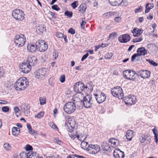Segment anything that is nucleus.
Returning a JSON list of instances; mask_svg holds the SVG:
<instances>
[{
    "label": "nucleus",
    "mask_w": 158,
    "mask_h": 158,
    "mask_svg": "<svg viewBox=\"0 0 158 158\" xmlns=\"http://www.w3.org/2000/svg\"><path fill=\"white\" fill-rule=\"evenodd\" d=\"M37 61V58L34 56L28 57L26 62L20 64V70L24 73H27L31 70V66L36 64Z\"/></svg>",
    "instance_id": "1"
},
{
    "label": "nucleus",
    "mask_w": 158,
    "mask_h": 158,
    "mask_svg": "<svg viewBox=\"0 0 158 158\" xmlns=\"http://www.w3.org/2000/svg\"><path fill=\"white\" fill-rule=\"evenodd\" d=\"M29 83V82L26 80V77H23L18 79L14 86L17 90H24L28 86Z\"/></svg>",
    "instance_id": "2"
},
{
    "label": "nucleus",
    "mask_w": 158,
    "mask_h": 158,
    "mask_svg": "<svg viewBox=\"0 0 158 158\" xmlns=\"http://www.w3.org/2000/svg\"><path fill=\"white\" fill-rule=\"evenodd\" d=\"M123 74L124 78L132 81H134L137 76V74L136 72L131 70L124 71Z\"/></svg>",
    "instance_id": "3"
},
{
    "label": "nucleus",
    "mask_w": 158,
    "mask_h": 158,
    "mask_svg": "<svg viewBox=\"0 0 158 158\" xmlns=\"http://www.w3.org/2000/svg\"><path fill=\"white\" fill-rule=\"evenodd\" d=\"M14 41L16 46L20 47L24 44L26 42L25 37L22 34L16 35L14 38Z\"/></svg>",
    "instance_id": "4"
},
{
    "label": "nucleus",
    "mask_w": 158,
    "mask_h": 158,
    "mask_svg": "<svg viewBox=\"0 0 158 158\" xmlns=\"http://www.w3.org/2000/svg\"><path fill=\"white\" fill-rule=\"evenodd\" d=\"M76 108V106L74 102H69L64 106L63 109L65 112L70 114L74 111Z\"/></svg>",
    "instance_id": "5"
},
{
    "label": "nucleus",
    "mask_w": 158,
    "mask_h": 158,
    "mask_svg": "<svg viewBox=\"0 0 158 158\" xmlns=\"http://www.w3.org/2000/svg\"><path fill=\"white\" fill-rule=\"evenodd\" d=\"M111 92L113 96L118 98L119 99H122L123 97V90L120 87L117 86L112 89Z\"/></svg>",
    "instance_id": "6"
},
{
    "label": "nucleus",
    "mask_w": 158,
    "mask_h": 158,
    "mask_svg": "<svg viewBox=\"0 0 158 158\" xmlns=\"http://www.w3.org/2000/svg\"><path fill=\"white\" fill-rule=\"evenodd\" d=\"M93 103L92 97L90 95L87 94L83 98V103H81V106H84L86 108L91 107Z\"/></svg>",
    "instance_id": "7"
},
{
    "label": "nucleus",
    "mask_w": 158,
    "mask_h": 158,
    "mask_svg": "<svg viewBox=\"0 0 158 158\" xmlns=\"http://www.w3.org/2000/svg\"><path fill=\"white\" fill-rule=\"evenodd\" d=\"M24 14L22 10L16 9L12 13V15L15 19L18 21L22 20L24 18Z\"/></svg>",
    "instance_id": "8"
},
{
    "label": "nucleus",
    "mask_w": 158,
    "mask_h": 158,
    "mask_svg": "<svg viewBox=\"0 0 158 158\" xmlns=\"http://www.w3.org/2000/svg\"><path fill=\"white\" fill-rule=\"evenodd\" d=\"M36 46L39 51L41 52L45 51L48 48L47 44L44 40H39L36 42Z\"/></svg>",
    "instance_id": "9"
},
{
    "label": "nucleus",
    "mask_w": 158,
    "mask_h": 158,
    "mask_svg": "<svg viewBox=\"0 0 158 158\" xmlns=\"http://www.w3.org/2000/svg\"><path fill=\"white\" fill-rule=\"evenodd\" d=\"M94 95L97 102L99 103H102L106 99V97L105 94L101 91H98L97 93L94 94Z\"/></svg>",
    "instance_id": "10"
},
{
    "label": "nucleus",
    "mask_w": 158,
    "mask_h": 158,
    "mask_svg": "<svg viewBox=\"0 0 158 158\" xmlns=\"http://www.w3.org/2000/svg\"><path fill=\"white\" fill-rule=\"evenodd\" d=\"M137 52V53L134 54L131 57V61H133L134 59L137 56H141L142 55L144 56L147 53V50L144 47H141L138 49Z\"/></svg>",
    "instance_id": "11"
},
{
    "label": "nucleus",
    "mask_w": 158,
    "mask_h": 158,
    "mask_svg": "<svg viewBox=\"0 0 158 158\" xmlns=\"http://www.w3.org/2000/svg\"><path fill=\"white\" fill-rule=\"evenodd\" d=\"M88 86H85V85L82 82H78L76 83L74 86V90L77 93H81L85 88H87Z\"/></svg>",
    "instance_id": "12"
},
{
    "label": "nucleus",
    "mask_w": 158,
    "mask_h": 158,
    "mask_svg": "<svg viewBox=\"0 0 158 158\" xmlns=\"http://www.w3.org/2000/svg\"><path fill=\"white\" fill-rule=\"evenodd\" d=\"M100 147L97 145L90 144L88 146L87 151L90 154H94L97 153L100 150Z\"/></svg>",
    "instance_id": "13"
},
{
    "label": "nucleus",
    "mask_w": 158,
    "mask_h": 158,
    "mask_svg": "<svg viewBox=\"0 0 158 158\" xmlns=\"http://www.w3.org/2000/svg\"><path fill=\"white\" fill-rule=\"evenodd\" d=\"M46 70L44 68L39 69L37 71L35 77L39 79H44L45 76L47 73Z\"/></svg>",
    "instance_id": "14"
},
{
    "label": "nucleus",
    "mask_w": 158,
    "mask_h": 158,
    "mask_svg": "<svg viewBox=\"0 0 158 158\" xmlns=\"http://www.w3.org/2000/svg\"><path fill=\"white\" fill-rule=\"evenodd\" d=\"M136 101L135 97L134 96L132 97L131 95L125 97L124 99V102L127 105H132L135 104Z\"/></svg>",
    "instance_id": "15"
},
{
    "label": "nucleus",
    "mask_w": 158,
    "mask_h": 158,
    "mask_svg": "<svg viewBox=\"0 0 158 158\" xmlns=\"http://www.w3.org/2000/svg\"><path fill=\"white\" fill-rule=\"evenodd\" d=\"M151 137L148 135H142L140 137L139 141L141 143H146V144H149L151 140Z\"/></svg>",
    "instance_id": "16"
},
{
    "label": "nucleus",
    "mask_w": 158,
    "mask_h": 158,
    "mask_svg": "<svg viewBox=\"0 0 158 158\" xmlns=\"http://www.w3.org/2000/svg\"><path fill=\"white\" fill-rule=\"evenodd\" d=\"M129 35L128 34L123 35L118 38V41L121 43H125L128 42L130 40Z\"/></svg>",
    "instance_id": "17"
},
{
    "label": "nucleus",
    "mask_w": 158,
    "mask_h": 158,
    "mask_svg": "<svg viewBox=\"0 0 158 158\" xmlns=\"http://www.w3.org/2000/svg\"><path fill=\"white\" fill-rule=\"evenodd\" d=\"M138 73L139 76L143 78H148L150 77V72L147 70H140Z\"/></svg>",
    "instance_id": "18"
},
{
    "label": "nucleus",
    "mask_w": 158,
    "mask_h": 158,
    "mask_svg": "<svg viewBox=\"0 0 158 158\" xmlns=\"http://www.w3.org/2000/svg\"><path fill=\"white\" fill-rule=\"evenodd\" d=\"M111 4L114 6H116L119 5L122 6L124 5L125 2L123 0H109Z\"/></svg>",
    "instance_id": "19"
},
{
    "label": "nucleus",
    "mask_w": 158,
    "mask_h": 158,
    "mask_svg": "<svg viewBox=\"0 0 158 158\" xmlns=\"http://www.w3.org/2000/svg\"><path fill=\"white\" fill-rule=\"evenodd\" d=\"M30 106L27 104H23L20 106L21 111L24 112V114H28L30 113Z\"/></svg>",
    "instance_id": "20"
},
{
    "label": "nucleus",
    "mask_w": 158,
    "mask_h": 158,
    "mask_svg": "<svg viewBox=\"0 0 158 158\" xmlns=\"http://www.w3.org/2000/svg\"><path fill=\"white\" fill-rule=\"evenodd\" d=\"M143 31V30L142 29L135 28L131 31V32L134 36H138L141 35Z\"/></svg>",
    "instance_id": "21"
},
{
    "label": "nucleus",
    "mask_w": 158,
    "mask_h": 158,
    "mask_svg": "<svg viewBox=\"0 0 158 158\" xmlns=\"http://www.w3.org/2000/svg\"><path fill=\"white\" fill-rule=\"evenodd\" d=\"M27 50L30 52H35L37 49L36 43L34 44H28L27 47Z\"/></svg>",
    "instance_id": "22"
},
{
    "label": "nucleus",
    "mask_w": 158,
    "mask_h": 158,
    "mask_svg": "<svg viewBox=\"0 0 158 158\" xmlns=\"http://www.w3.org/2000/svg\"><path fill=\"white\" fill-rule=\"evenodd\" d=\"M14 114H13L14 117L20 118H24L23 117H20L19 113L20 110L17 106L15 107L14 108Z\"/></svg>",
    "instance_id": "23"
},
{
    "label": "nucleus",
    "mask_w": 158,
    "mask_h": 158,
    "mask_svg": "<svg viewBox=\"0 0 158 158\" xmlns=\"http://www.w3.org/2000/svg\"><path fill=\"white\" fill-rule=\"evenodd\" d=\"M87 8L86 5L85 4H81L78 8L79 13L84 14L86 11Z\"/></svg>",
    "instance_id": "24"
},
{
    "label": "nucleus",
    "mask_w": 158,
    "mask_h": 158,
    "mask_svg": "<svg viewBox=\"0 0 158 158\" xmlns=\"http://www.w3.org/2000/svg\"><path fill=\"white\" fill-rule=\"evenodd\" d=\"M76 125V123L75 119H69L67 124L68 127H70L72 129L74 128Z\"/></svg>",
    "instance_id": "25"
},
{
    "label": "nucleus",
    "mask_w": 158,
    "mask_h": 158,
    "mask_svg": "<svg viewBox=\"0 0 158 158\" xmlns=\"http://www.w3.org/2000/svg\"><path fill=\"white\" fill-rule=\"evenodd\" d=\"M31 155L30 152L26 153L25 152H22L19 154L20 158H30Z\"/></svg>",
    "instance_id": "26"
},
{
    "label": "nucleus",
    "mask_w": 158,
    "mask_h": 158,
    "mask_svg": "<svg viewBox=\"0 0 158 158\" xmlns=\"http://www.w3.org/2000/svg\"><path fill=\"white\" fill-rule=\"evenodd\" d=\"M133 131L131 130H128L126 133V136L127 139L130 141L132 139L133 136Z\"/></svg>",
    "instance_id": "27"
},
{
    "label": "nucleus",
    "mask_w": 158,
    "mask_h": 158,
    "mask_svg": "<svg viewBox=\"0 0 158 158\" xmlns=\"http://www.w3.org/2000/svg\"><path fill=\"white\" fill-rule=\"evenodd\" d=\"M12 135L14 136H17L20 133V129L16 127H13L12 129Z\"/></svg>",
    "instance_id": "28"
},
{
    "label": "nucleus",
    "mask_w": 158,
    "mask_h": 158,
    "mask_svg": "<svg viewBox=\"0 0 158 158\" xmlns=\"http://www.w3.org/2000/svg\"><path fill=\"white\" fill-rule=\"evenodd\" d=\"M81 148L84 149H85V148L87 149V150L88 148V146H90V145H89L88 143V142H86L85 141H82L81 142Z\"/></svg>",
    "instance_id": "29"
},
{
    "label": "nucleus",
    "mask_w": 158,
    "mask_h": 158,
    "mask_svg": "<svg viewBox=\"0 0 158 158\" xmlns=\"http://www.w3.org/2000/svg\"><path fill=\"white\" fill-rule=\"evenodd\" d=\"M39 101L40 104L41 105H44L46 102V98L44 97L40 98Z\"/></svg>",
    "instance_id": "30"
},
{
    "label": "nucleus",
    "mask_w": 158,
    "mask_h": 158,
    "mask_svg": "<svg viewBox=\"0 0 158 158\" xmlns=\"http://www.w3.org/2000/svg\"><path fill=\"white\" fill-rule=\"evenodd\" d=\"M78 2L77 1H75L71 4V6L74 9H75L78 6Z\"/></svg>",
    "instance_id": "31"
},
{
    "label": "nucleus",
    "mask_w": 158,
    "mask_h": 158,
    "mask_svg": "<svg viewBox=\"0 0 158 158\" xmlns=\"http://www.w3.org/2000/svg\"><path fill=\"white\" fill-rule=\"evenodd\" d=\"M152 132L154 135L155 139L158 138V131L156 129L154 128L152 130Z\"/></svg>",
    "instance_id": "32"
},
{
    "label": "nucleus",
    "mask_w": 158,
    "mask_h": 158,
    "mask_svg": "<svg viewBox=\"0 0 158 158\" xmlns=\"http://www.w3.org/2000/svg\"><path fill=\"white\" fill-rule=\"evenodd\" d=\"M65 15L70 18L73 16V13L72 11H66L64 13Z\"/></svg>",
    "instance_id": "33"
},
{
    "label": "nucleus",
    "mask_w": 158,
    "mask_h": 158,
    "mask_svg": "<svg viewBox=\"0 0 158 158\" xmlns=\"http://www.w3.org/2000/svg\"><path fill=\"white\" fill-rule=\"evenodd\" d=\"M44 115V112L43 111H40L37 115H35V117L40 118L43 117Z\"/></svg>",
    "instance_id": "34"
},
{
    "label": "nucleus",
    "mask_w": 158,
    "mask_h": 158,
    "mask_svg": "<svg viewBox=\"0 0 158 158\" xmlns=\"http://www.w3.org/2000/svg\"><path fill=\"white\" fill-rule=\"evenodd\" d=\"M113 156L115 158H120L119 152H118V150H115L113 153Z\"/></svg>",
    "instance_id": "35"
},
{
    "label": "nucleus",
    "mask_w": 158,
    "mask_h": 158,
    "mask_svg": "<svg viewBox=\"0 0 158 158\" xmlns=\"http://www.w3.org/2000/svg\"><path fill=\"white\" fill-rule=\"evenodd\" d=\"M113 55V53L111 52H110L107 53L106 54L105 56V57L106 59H110Z\"/></svg>",
    "instance_id": "36"
},
{
    "label": "nucleus",
    "mask_w": 158,
    "mask_h": 158,
    "mask_svg": "<svg viewBox=\"0 0 158 158\" xmlns=\"http://www.w3.org/2000/svg\"><path fill=\"white\" fill-rule=\"evenodd\" d=\"M85 19V18H83L82 19V22L81 23V27L82 29H85V25L86 23Z\"/></svg>",
    "instance_id": "37"
},
{
    "label": "nucleus",
    "mask_w": 158,
    "mask_h": 158,
    "mask_svg": "<svg viewBox=\"0 0 158 158\" xmlns=\"http://www.w3.org/2000/svg\"><path fill=\"white\" fill-rule=\"evenodd\" d=\"M94 86V84L93 83L90 81L87 84L86 86H88V87H90V89H91V90H92L93 89V87Z\"/></svg>",
    "instance_id": "38"
},
{
    "label": "nucleus",
    "mask_w": 158,
    "mask_h": 158,
    "mask_svg": "<svg viewBox=\"0 0 158 158\" xmlns=\"http://www.w3.org/2000/svg\"><path fill=\"white\" fill-rule=\"evenodd\" d=\"M25 148L27 151L32 150L33 149L32 146L28 144L26 145Z\"/></svg>",
    "instance_id": "39"
},
{
    "label": "nucleus",
    "mask_w": 158,
    "mask_h": 158,
    "mask_svg": "<svg viewBox=\"0 0 158 158\" xmlns=\"http://www.w3.org/2000/svg\"><path fill=\"white\" fill-rule=\"evenodd\" d=\"M2 110L3 112H7L9 111V108L7 106H4L2 107Z\"/></svg>",
    "instance_id": "40"
},
{
    "label": "nucleus",
    "mask_w": 158,
    "mask_h": 158,
    "mask_svg": "<svg viewBox=\"0 0 158 158\" xmlns=\"http://www.w3.org/2000/svg\"><path fill=\"white\" fill-rule=\"evenodd\" d=\"M117 34L115 32H113L110 34L109 35V38L110 39H113L117 36Z\"/></svg>",
    "instance_id": "41"
},
{
    "label": "nucleus",
    "mask_w": 158,
    "mask_h": 158,
    "mask_svg": "<svg viewBox=\"0 0 158 158\" xmlns=\"http://www.w3.org/2000/svg\"><path fill=\"white\" fill-rule=\"evenodd\" d=\"M143 40V39L142 37H140L139 38H137L135 39H134L133 40V42L134 43L138 42H140Z\"/></svg>",
    "instance_id": "42"
},
{
    "label": "nucleus",
    "mask_w": 158,
    "mask_h": 158,
    "mask_svg": "<svg viewBox=\"0 0 158 158\" xmlns=\"http://www.w3.org/2000/svg\"><path fill=\"white\" fill-rule=\"evenodd\" d=\"M118 152H119L120 158H123L125 156V154L123 152L121 151L119 149L118 150Z\"/></svg>",
    "instance_id": "43"
},
{
    "label": "nucleus",
    "mask_w": 158,
    "mask_h": 158,
    "mask_svg": "<svg viewBox=\"0 0 158 158\" xmlns=\"http://www.w3.org/2000/svg\"><path fill=\"white\" fill-rule=\"evenodd\" d=\"M37 29L41 32L45 31L46 30L45 27L42 26H39Z\"/></svg>",
    "instance_id": "44"
},
{
    "label": "nucleus",
    "mask_w": 158,
    "mask_h": 158,
    "mask_svg": "<svg viewBox=\"0 0 158 158\" xmlns=\"http://www.w3.org/2000/svg\"><path fill=\"white\" fill-rule=\"evenodd\" d=\"M60 80L61 83L64 82L65 81V76L64 75H62L60 76Z\"/></svg>",
    "instance_id": "45"
},
{
    "label": "nucleus",
    "mask_w": 158,
    "mask_h": 158,
    "mask_svg": "<svg viewBox=\"0 0 158 158\" xmlns=\"http://www.w3.org/2000/svg\"><path fill=\"white\" fill-rule=\"evenodd\" d=\"M142 10V8L141 6H138L137 8L135 9V13L141 12Z\"/></svg>",
    "instance_id": "46"
},
{
    "label": "nucleus",
    "mask_w": 158,
    "mask_h": 158,
    "mask_svg": "<svg viewBox=\"0 0 158 158\" xmlns=\"http://www.w3.org/2000/svg\"><path fill=\"white\" fill-rule=\"evenodd\" d=\"M69 135L71 138L73 139H74L76 137H77V138L79 140V135L76 136V135H73L71 134H69Z\"/></svg>",
    "instance_id": "47"
},
{
    "label": "nucleus",
    "mask_w": 158,
    "mask_h": 158,
    "mask_svg": "<svg viewBox=\"0 0 158 158\" xmlns=\"http://www.w3.org/2000/svg\"><path fill=\"white\" fill-rule=\"evenodd\" d=\"M4 147L6 150H10L11 149L10 145L8 143H6L4 144Z\"/></svg>",
    "instance_id": "48"
},
{
    "label": "nucleus",
    "mask_w": 158,
    "mask_h": 158,
    "mask_svg": "<svg viewBox=\"0 0 158 158\" xmlns=\"http://www.w3.org/2000/svg\"><path fill=\"white\" fill-rule=\"evenodd\" d=\"M56 36L58 38H62L63 37V34L60 32H57L56 34Z\"/></svg>",
    "instance_id": "49"
},
{
    "label": "nucleus",
    "mask_w": 158,
    "mask_h": 158,
    "mask_svg": "<svg viewBox=\"0 0 158 158\" xmlns=\"http://www.w3.org/2000/svg\"><path fill=\"white\" fill-rule=\"evenodd\" d=\"M52 8L56 11H59L60 10V8L58 6L56 5H54L51 7Z\"/></svg>",
    "instance_id": "50"
},
{
    "label": "nucleus",
    "mask_w": 158,
    "mask_h": 158,
    "mask_svg": "<svg viewBox=\"0 0 158 158\" xmlns=\"http://www.w3.org/2000/svg\"><path fill=\"white\" fill-rule=\"evenodd\" d=\"M103 150L110 152L111 148L108 145H106L103 148Z\"/></svg>",
    "instance_id": "51"
},
{
    "label": "nucleus",
    "mask_w": 158,
    "mask_h": 158,
    "mask_svg": "<svg viewBox=\"0 0 158 158\" xmlns=\"http://www.w3.org/2000/svg\"><path fill=\"white\" fill-rule=\"evenodd\" d=\"M50 126L54 129L57 128V127L53 123H50L49 124Z\"/></svg>",
    "instance_id": "52"
},
{
    "label": "nucleus",
    "mask_w": 158,
    "mask_h": 158,
    "mask_svg": "<svg viewBox=\"0 0 158 158\" xmlns=\"http://www.w3.org/2000/svg\"><path fill=\"white\" fill-rule=\"evenodd\" d=\"M4 73V71L3 69V68L0 67V78L2 77L3 76V74Z\"/></svg>",
    "instance_id": "53"
},
{
    "label": "nucleus",
    "mask_w": 158,
    "mask_h": 158,
    "mask_svg": "<svg viewBox=\"0 0 158 158\" xmlns=\"http://www.w3.org/2000/svg\"><path fill=\"white\" fill-rule=\"evenodd\" d=\"M68 32L73 35L75 33V30L73 28H71L69 30Z\"/></svg>",
    "instance_id": "54"
},
{
    "label": "nucleus",
    "mask_w": 158,
    "mask_h": 158,
    "mask_svg": "<svg viewBox=\"0 0 158 158\" xmlns=\"http://www.w3.org/2000/svg\"><path fill=\"white\" fill-rule=\"evenodd\" d=\"M89 55V53H87L85 54L82 57L81 59V60L82 61H84L85 59H86Z\"/></svg>",
    "instance_id": "55"
},
{
    "label": "nucleus",
    "mask_w": 158,
    "mask_h": 158,
    "mask_svg": "<svg viewBox=\"0 0 158 158\" xmlns=\"http://www.w3.org/2000/svg\"><path fill=\"white\" fill-rule=\"evenodd\" d=\"M54 141L55 142H56L57 144L60 145L61 143V141L59 140V139L57 138H54Z\"/></svg>",
    "instance_id": "56"
},
{
    "label": "nucleus",
    "mask_w": 158,
    "mask_h": 158,
    "mask_svg": "<svg viewBox=\"0 0 158 158\" xmlns=\"http://www.w3.org/2000/svg\"><path fill=\"white\" fill-rule=\"evenodd\" d=\"M149 63L152 65H153L154 66H156L158 65V64L156 63L155 61H154L152 60L150 61Z\"/></svg>",
    "instance_id": "57"
},
{
    "label": "nucleus",
    "mask_w": 158,
    "mask_h": 158,
    "mask_svg": "<svg viewBox=\"0 0 158 158\" xmlns=\"http://www.w3.org/2000/svg\"><path fill=\"white\" fill-rule=\"evenodd\" d=\"M53 55L55 59H56L58 56V52L56 51H54L53 53Z\"/></svg>",
    "instance_id": "58"
},
{
    "label": "nucleus",
    "mask_w": 158,
    "mask_h": 158,
    "mask_svg": "<svg viewBox=\"0 0 158 158\" xmlns=\"http://www.w3.org/2000/svg\"><path fill=\"white\" fill-rule=\"evenodd\" d=\"M149 7L150 9L154 7V5L151 3H148L146 5V7Z\"/></svg>",
    "instance_id": "59"
},
{
    "label": "nucleus",
    "mask_w": 158,
    "mask_h": 158,
    "mask_svg": "<svg viewBox=\"0 0 158 158\" xmlns=\"http://www.w3.org/2000/svg\"><path fill=\"white\" fill-rule=\"evenodd\" d=\"M114 20L116 22L118 23L121 20V18L119 17H116L114 18Z\"/></svg>",
    "instance_id": "60"
},
{
    "label": "nucleus",
    "mask_w": 158,
    "mask_h": 158,
    "mask_svg": "<svg viewBox=\"0 0 158 158\" xmlns=\"http://www.w3.org/2000/svg\"><path fill=\"white\" fill-rule=\"evenodd\" d=\"M115 139H110L109 142L111 143L112 144H114V145H116V142L114 141Z\"/></svg>",
    "instance_id": "61"
},
{
    "label": "nucleus",
    "mask_w": 158,
    "mask_h": 158,
    "mask_svg": "<svg viewBox=\"0 0 158 158\" xmlns=\"http://www.w3.org/2000/svg\"><path fill=\"white\" fill-rule=\"evenodd\" d=\"M111 15L110 12H108L107 13H104L103 15L104 17H109Z\"/></svg>",
    "instance_id": "62"
},
{
    "label": "nucleus",
    "mask_w": 158,
    "mask_h": 158,
    "mask_svg": "<svg viewBox=\"0 0 158 158\" xmlns=\"http://www.w3.org/2000/svg\"><path fill=\"white\" fill-rule=\"evenodd\" d=\"M147 19H148L151 20L153 19V15L150 14L149 16H147Z\"/></svg>",
    "instance_id": "63"
},
{
    "label": "nucleus",
    "mask_w": 158,
    "mask_h": 158,
    "mask_svg": "<svg viewBox=\"0 0 158 158\" xmlns=\"http://www.w3.org/2000/svg\"><path fill=\"white\" fill-rule=\"evenodd\" d=\"M102 47L101 45H99L98 46H96L95 47V51H96L100 47Z\"/></svg>",
    "instance_id": "64"
}]
</instances>
